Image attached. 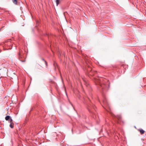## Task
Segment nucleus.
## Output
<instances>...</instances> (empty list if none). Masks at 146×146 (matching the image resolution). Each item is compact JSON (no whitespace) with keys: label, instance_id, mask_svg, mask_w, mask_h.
Wrapping results in <instances>:
<instances>
[{"label":"nucleus","instance_id":"9b49d317","mask_svg":"<svg viewBox=\"0 0 146 146\" xmlns=\"http://www.w3.org/2000/svg\"><path fill=\"white\" fill-rule=\"evenodd\" d=\"M60 0H56V3L57 6L60 3Z\"/></svg>","mask_w":146,"mask_h":146},{"label":"nucleus","instance_id":"6e6552de","mask_svg":"<svg viewBox=\"0 0 146 146\" xmlns=\"http://www.w3.org/2000/svg\"><path fill=\"white\" fill-rule=\"evenodd\" d=\"M88 66V68L87 69V71L88 73H89V72L91 71H92V69L89 66Z\"/></svg>","mask_w":146,"mask_h":146},{"label":"nucleus","instance_id":"f03ea898","mask_svg":"<svg viewBox=\"0 0 146 146\" xmlns=\"http://www.w3.org/2000/svg\"><path fill=\"white\" fill-rule=\"evenodd\" d=\"M4 44V49L5 50H8L12 48L13 42H11V39L7 40Z\"/></svg>","mask_w":146,"mask_h":146},{"label":"nucleus","instance_id":"39448f33","mask_svg":"<svg viewBox=\"0 0 146 146\" xmlns=\"http://www.w3.org/2000/svg\"><path fill=\"white\" fill-rule=\"evenodd\" d=\"M9 122L10 123V124L9 125L10 127L11 128H13L14 127V123L13 122V121L11 118L10 119V120L9 121Z\"/></svg>","mask_w":146,"mask_h":146},{"label":"nucleus","instance_id":"ddd939ff","mask_svg":"<svg viewBox=\"0 0 146 146\" xmlns=\"http://www.w3.org/2000/svg\"><path fill=\"white\" fill-rule=\"evenodd\" d=\"M103 102L106 106H107L108 105V104L106 102L103 101Z\"/></svg>","mask_w":146,"mask_h":146},{"label":"nucleus","instance_id":"0eeeda50","mask_svg":"<svg viewBox=\"0 0 146 146\" xmlns=\"http://www.w3.org/2000/svg\"><path fill=\"white\" fill-rule=\"evenodd\" d=\"M11 118V117L9 115H7L5 117V119L6 121H8V120H10V119Z\"/></svg>","mask_w":146,"mask_h":146},{"label":"nucleus","instance_id":"2eb2a0df","mask_svg":"<svg viewBox=\"0 0 146 146\" xmlns=\"http://www.w3.org/2000/svg\"><path fill=\"white\" fill-rule=\"evenodd\" d=\"M89 107H90V108H91V105H90V106H89Z\"/></svg>","mask_w":146,"mask_h":146},{"label":"nucleus","instance_id":"1a4fd4ad","mask_svg":"<svg viewBox=\"0 0 146 146\" xmlns=\"http://www.w3.org/2000/svg\"><path fill=\"white\" fill-rule=\"evenodd\" d=\"M139 131L141 135L143 134L145 132L142 129H139Z\"/></svg>","mask_w":146,"mask_h":146},{"label":"nucleus","instance_id":"9d476101","mask_svg":"<svg viewBox=\"0 0 146 146\" xmlns=\"http://www.w3.org/2000/svg\"><path fill=\"white\" fill-rule=\"evenodd\" d=\"M13 3L15 5L17 4V0H12Z\"/></svg>","mask_w":146,"mask_h":146},{"label":"nucleus","instance_id":"423d86ee","mask_svg":"<svg viewBox=\"0 0 146 146\" xmlns=\"http://www.w3.org/2000/svg\"><path fill=\"white\" fill-rule=\"evenodd\" d=\"M96 72V71H94L93 70L92 71L90 72L89 73V75L91 76H93L95 74Z\"/></svg>","mask_w":146,"mask_h":146},{"label":"nucleus","instance_id":"20e7f679","mask_svg":"<svg viewBox=\"0 0 146 146\" xmlns=\"http://www.w3.org/2000/svg\"><path fill=\"white\" fill-rule=\"evenodd\" d=\"M110 113L111 114L113 117L114 118H114L115 117L116 118H117L118 120L119 121H120L121 120V115H117V116H115L111 112H110Z\"/></svg>","mask_w":146,"mask_h":146},{"label":"nucleus","instance_id":"4468645a","mask_svg":"<svg viewBox=\"0 0 146 146\" xmlns=\"http://www.w3.org/2000/svg\"><path fill=\"white\" fill-rule=\"evenodd\" d=\"M91 107H92L94 109V106L93 105H92V106H91Z\"/></svg>","mask_w":146,"mask_h":146},{"label":"nucleus","instance_id":"7ed1b4c3","mask_svg":"<svg viewBox=\"0 0 146 146\" xmlns=\"http://www.w3.org/2000/svg\"><path fill=\"white\" fill-rule=\"evenodd\" d=\"M24 53L23 51L21 49H19V52L17 54V57L19 60L22 62L25 61V58L24 56Z\"/></svg>","mask_w":146,"mask_h":146},{"label":"nucleus","instance_id":"f8f14e48","mask_svg":"<svg viewBox=\"0 0 146 146\" xmlns=\"http://www.w3.org/2000/svg\"><path fill=\"white\" fill-rule=\"evenodd\" d=\"M42 60H43V61H44V62H45V64H46V65L47 66V63L46 62V61H45L43 58H42Z\"/></svg>","mask_w":146,"mask_h":146},{"label":"nucleus","instance_id":"f257e3e1","mask_svg":"<svg viewBox=\"0 0 146 146\" xmlns=\"http://www.w3.org/2000/svg\"><path fill=\"white\" fill-rule=\"evenodd\" d=\"M94 81L96 84L99 85L103 89L107 90L109 87V82L106 79L102 77L94 78Z\"/></svg>","mask_w":146,"mask_h":146}]
</instances>
